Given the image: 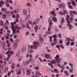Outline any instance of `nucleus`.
Here are the masks:
<instances>
[{
    "label": "nucleus",
    "mask_w": 77,
    "mask_h": 77,
    "mask_svg": "<svg viewBox=\"0 0 77 77\" xmlns=\"http://www.w3.org/2000/svg\"><path fill=\"white\" fill-rule=\"evenodd\" d=\"M17 67L15 69V71L17 72V75H21V69L18 68V67L20 66V64L19 63H17Z\"/></svg>",
    "instance_id": "nucleus-1"
},
{
    "label": "nucleus",
    "mask_w": 77,
    "mask_h": 77,
    "mask_svg": "<svg viewBox=\"0 0 77 77\" xmlns=\"http://www.w3.org/2000/svg\"><path fill=\"white\" fill-rule=\"evenodd\" d=\"M33 44L34 45H33V48L34 50H36L38 49V46H39V43L36 41L33 42Z\"/></svg>",
    "instance_id": "nucleus-2"
},
{
    "label": "nucleus",
    "mask_w": 77,
    "mask_h": 77,
    "mask_svg": "<svg viewBox=\"0 0 77 77\" xmlns=\"http://www.w3.org/2000/svg\"><path fill=\"white\" fill-rule=\"evenodd\" d=\"M77 12L75 11L70 10L69 11V15L70 17L72 18H74V14H77Z\"/></svg>",
    "instance_id": "nucleus-3"
},
{
    "label": "nucleus",
    "mask_w": 77,
    "mask_h": 77,
    "mask_svg": "<svg viewBox=\"0 0 77 77\" xmlns=\"http://www.w3.org/2000/svg\"><path fill=\"white\" fill-rule=\"evenodd\" d=\"M11 51V48H8V51H6L5 52V54L7 55L9 54H10Z\"/></svg>",
    "instance_id": "nucleus-4"
},
{
    "label": "nucleus",
    "mask_w": 77,
    "mask_h": 77,
    "mask_svg": "<svg viewBox=\"0 0 77 77\" xmlns=\"http://www.w3.org/2000/svg\"><path fill=\"white\" fill-rule=\"evenodd\" d=\"M59 55L57 54L56 56V57H55V59L57 60V63L58 62V61L59 60Z\"/></svg>",
    "instance_id": "nucleus-5"
},
{
    "label": "nucleus",
    "mask_w": 77,
    "mask_h": 77,
    "mask_svg": "<svg viewBox=\"0 0 77 77\" xmlns=\"http://www.w3.org/2000/svg\"><path fill=\"white\" fill-rule=\"evenodd\" d=\"M65 5L64 4H62L60 5L59 6V8L62 9V8H63L65 7Z\"/></svg>",
    "instance_id": "nucleus-6"
},
{
    "label": "nucleus",
    "mask_w": 77,
    "mask_h": 77,
    "mask_svg": "<svg viewBox=\"0 0 77 77\" xmlns=\"http://www.w3.org/2000/svg\"><path fill=\"white\" fill-rule=\"evenodd\" d=\"M61 20L60 22V23L61 24H64V20H65V19L63 18H61Z\"/></svg>",
    "instance_id": "nucleus-7"
},
{
    "label": "nucleus",
    "mask_w": 77,
    "mask_h": 77,
    "mask_svg": "<svg viewBox=\"0 0 77 77\" xmlns=\"http://www.w3.org/2000/svg\"><path fill=\"white\" fill-rule=\"evenodd\" d=\"M18 47V45H17V42H15L14 43V47L15 49L17 48Z\"/></svg>",
    "instance_id": "nucleus-8"
},
{
    "label": "nucleus",
    "mask_w": 77,
    "mask_h": 77,
    "mask_svg": "<svg viewBox=\"0 0 77 77\" xmlns=\"http://www.w3.org/2000/svg\"><path fill=\"white\" fill-rule=\"evenodd\" d=\"M11 68L12 69H15V64L14 63L12 64V65H11Z\"/></svg>",
    "instance_id": "nucleus-9"
},
{
    "label": "nucleus",
    "mask_w": 77,
    "mask_h": 77,
    "mask_svg": "<svg viewBox=\"0 0 77 77\" xmlns=\"http://www.w3.org/2000/svg\"><path fill=\"white\" fill-rule=\"evenodd\" d=\"M2 6H4V2L3 1H2L0 3V8H2Z\"/></svg>",
    "instance_id": "nucleus-10"
},
{
    "label": "nucleus",
    "mask_w": 77,
    "mask_h": 77,
    "mask_svg": "<svg viewBox=\"0 0 77 77\" xmlns=\"http://www.w3.org/2000/svg\"><path fill=\"white\" fill-rule=\"evenodd\" d=\"M20 54L21 53L20 51H19L18 52H17L16 56V57L17 58V59H18V58H19V56H20Z\"/></svg>",
    "instance_id": "nucleus-11"
},
{
    "label": "nucleus",
    "mask_w": 77,
    "mask_h": 77,
    "mask_svg": "<svg viewBox=\"0 0 77 77\" xmlns=\"http://www.w3.org/2000/svg\"><path fill=\"white\" fill-rule=\"evenodd\" d=\"M67 25L69 27V30H71L72 28V25H71V23H67Z\"/></svg>",
    "instance_id": "nucleus-12"
},
{
    "label": "nucleus",
    "mask_w": 77,
    "mask_h": 77,
    "mask_svg": "<svg viewBox=\"0 0 77 77\" xmlns=\"http://www.w3.org/2000/svg\"><path fill=\"white\" fill-rule=\"evenodd\" d=\"M7 16L6 14H3L2 16V20H5Z\"/></svg>",
    "instance_id": "nucleus-13"
},
{
    "label": "nucleus",
    "mask_w": 77,
    "mask_h": 77,
    "mask_svg": "<svg viewBox=\"0 0 77 77\" xmlns=\"http://www.w3.org/2000/svg\"><path fill=\"white\" fill-rule=\"evenodd\" d=\"M12 33L14 35L16 34V31H17V29H15V28L12 29Z\"/></svg>",
    "instance_id": "nucleus-14"
},
{
    "label": "nucleus",
    "mask_w": 77,
    "mask_h": 77,
    "mask_svg": "<svg viewBox=\"0 0 77 77\" xmlns=\"http://www.w3.org/2000/svg\"><path fill=\"white\" fill-rule=\"evenodd\" d=\"M50 13L52 15H54V16H55V11H51Z\"/></svg>",
    "instance_id": "nucleus-15"
},
{
    "label": "nucleus",
    "mask_w": 77,
    "mask_h": 77,
    "mask_svg": "<svg viewBox=\"0 0 77 77\" xmlns=\"http://www.w3.org/2000/svg\"><path fill=\"white\" fill-rule=\"evenodd\" d=\"M26 73L27 75H30V70L28 69L27 70L26 72Z\"/></svg>",
    "instance_id": "nucleus-16"
},
{
    "label": "nucleus",
    "mask_w": 77,
    "mask_h": 77,
    "mask_svg": "<svg viewBox=\"0 0 77 77\" xmlns=\"http://www.w3.org/2000/svg\"><path fill=\"white\" fill-rule=\"evenodd\" d=\"M45 57L46 59H49L50 58V54H45Z\"/></svg>",
    "instance_id": "nucleus-17"
},
{
    "label": "nucleus",
    "mask_w": 77,
    "mask_h": 77,
    "mask_svg": "<svg viewBox=\"0 0 77 77\" xmlns=\"http://www.w3.org/2000/svg\"><path fill=\"white\" fill-rule=\"evenodd\" d=\"M56 48H57L58 49L59 51H60V45H56Z\"/></svg>",
    "instance_id": "nucleus-18"
},
{
    "label": "nucleus",
    "mask_w": 77,
    "mask_h": 77,
    "mask_svg": "<svg viewBox=\"0 0 77 77\" xmlns=\"http://www.w3.org/2000/svg\"><path fill=\"white\" fill-rule=\"evenodd\" d=\"M51 63H52V64H54V63H56V61H55L54 60H53L51 61Z\"/></svg>",
    "instance_id": "nucleus-19"
},
{
    "label": "nucleus",
    "mask_w": 77,
    "mask_h": 77,
    "mask_svg": "<svg viewBox=\"0 0 77 77\" xmlns=\"http://www.w3.org/2000/svg\"><path fill=\"white\" fill-rule=\"evenodd\" d=\"M52 20H53V21H55V22H56V21H57V19L54 17H52Z\"/></svg>",
    "instance_id": "nucleus-20"
},
{
    "label": "nucleus",
    "mask_w": 77,
    "mask_h": 77,
    "mask_svg": "<svg viewBox=\"0 0 77 77\" xmlns=\"http://www.w3.org/2000/svg\"><path fill=\"white\" fill-rule=\"evenodd\" d=\"M0 24L1 26H3V21L0 20Z\"/></svg>",
    "instance_id": "nucleus-21"
},
{
    "label": "nucleus",
    "mask_w": 77,
    "mask_h": 77,
    "mask_svg": "<svg viewBox=\"0 0 77 77\" xmlns=\"http://www.w3.org/2000/svg\"><path fill=\"white\" fill-rule=\"evenodd\" d=\"M3 28H1L0 29V34L1 35L3 34Z\"/></svg>",
    "instance_id": "nucleus-22"
},
{
    "label": "nucleus",
    "mask_w": 77,
    "mask_h": 77,
    "mask_svg": "<svg viewBox=\"0 0 77 77\" xmlns=\"http://www.w3.org/2000/svg\"><path fill=\"white\" fill-rule=\"evenodd\" d=\"M20 21L21 24L23 26V25H24V21L22 19H20Z\"/></svg>",
    "instance_id": "nucleus-23"
},
{
    "label": "nucleus",
    "mask_w": 77,
    "mask_h": 77,
    "mask_svg": "<svg viewBox=\"0 0 77 77\" xmlns=\"http://www.w3.org/2000/svg\"><path fill=\"white\" fill-rule=\"evenodd\" d=\"M28 52L29 53H33V50H32V49H28Z\"/></svg>",
    "instance_id": "nucleus-24"
},
{
    "label": "nucleus",
    "mask_w": 77,
    "mask_h": 77,
    "mask_svg": "<svg viewBox=\"0 0 77 77\" xmlns=\"http://www.w3.org/2000/svg\"><path fill=\"white\" fill-rule=\"evenodd\" d=\"M66 41H70L71 42H72V40L71 38H66Z\"/></svg>",
    "instance_id": "nucleus-25"
},
{
    "label": "nucleus",
    "mask_w": 77,
    "mask_h": 77,
    "mask_svg": "<svg viewBox=\"0 0 77 77\" xmlns=\"http://www.w3.org/2000/svg\"><path fill=\"white\" fill-rule=\"evenodd\" d=\"M23 14L24 15H27V11L25 10H23Z\"/></svg>",
    "instance_id": "nucleus-26"
},
{
    "label": "nucleus",
    "mask_w": 77,
    "mask_h": 77,
    "mask_svg": "<svg viewBox=\"0 0 77 77\" xmlns=\"http://www.w3.org/2000/svg\"><path fill=\"white\" fill-rule=\"evenodd\" d=\"M27 6H30V7H32V5L30 3H27V4L26 5Z\"/></svg>",
    "instance_id": "nucleus-27"
},
{
    "label": "nucleus",
    "mask_w": 77,
    "mask_h": 77,
    "mask_svg": "<svg viewBox=\"0 0 77 77\" xmlns=\"http://www.w3.org/2000/svg\"><path fill=\"white\" fill-rule=\"evenodd\" d=\"M6 5L7 7L9 8L10 7V5H9V4L7 2H6Z\"/></svg>",
    "instance_id": "nucleus-28"
},
{
    "label": "nucleus",
    "mask_w": 77,
    "mask_h": 77,
    "mask_svg": "<svg viewBox=\"0 0 77 77\" xmlns=\"http://www.w3.org/2000/svg\"><path fill=\"white\" fill-rule=\"evenodd\" d=\"M38 26L37 25H35V27H34V29L35 30H38Z\"/></svg>",
    "instance_id": "nucleus-29"
},
{
    "label": "nucleus",
    "mask_w": 77,
    "mask_h": 77,
    "mask_svg": "<svg viewBox=\"0 0 77 77\" xmlns=\"http://www.w3.org/2000/svg\"><path fill=\"white\" fill-rule=\"evenodd\" d=\"M7 14H8V17H10L11 16V13L10 11H8V12H6Z\"/></svg>",
    "instance_id": "nucleus-30"
},
{
    "label": "nucleus",
    "mask_w": 77,
    "mask_h": 77,
    "mask_svg": "<svg viewBox=\"0 0 77 77\" xmlns=\"http://www.w3.org/2000/svg\"><path fill=\"white\" fill-rule=\"evenodd\" d=\"M54 71H55V72H56V73H59V72L58 71V70H57V69H54Z\"/></svg>",
    "instance_id": "nucleus-31"
},
{
    "label": "nucleus",
    "mask_w": 77,
    "mask_h": 77,
    "mask_svg": "<svg viewBox=\"0 0 77 77\" xmlns=\"http://www.w3.org/2000/svg\"><path fill=\"white\" fill-rule=\"evenodd\" d=\"M72 4L73 5V6L75 7V6H76V4H75V2L74 1H73L72 2Z\"/></svg>",
    "instance_id": "nucleus-32"
},
{
    "label": "nucleus",
    "mask_w": 77,
    "mask_h": 77,
    "mask_svg": "<svg viewBox=\"0 0 77 77\" xmlns=\"http://www.w3.org/2000/svg\"><path fill=\"white\" fill-rule=\"evenodd\" d=\"M7 26V23H5L4 24L3 26V28H5V27H6V26Z\"/></svg>",
    "instance_id": "nucleus-33"
},
{
    "label": "nucleus",
    "mask_w": 77,
    "mask_h": 77,
    "mask_svg": "<svg viewBox=\"0 0 77 77\" xmlns=\"http://www.w3.org/2000/svg\"><path fill=\"white\" fill-rule=\"evenodd\" d=\"M69 65L70 66H71V67L72 68V69H74V68H73V65H72V64L71 63H69Z\"/></svg>",
    "instance_id": "nucleus-34"
},
{
    "label": "nucleus",
    "mask_w": 77,
    "mask_h": 77,
    "mask_svg": "<svg viewBox=\"0 0 77 77\" xmlns=\"http://www.w3.org/2000/svg\"><path fill=\"white\" fill-rule=\"evenodd\" d=\"M11 25H12V29H14V23H12V22H11Z\"/></svg>",
    "instance_id": "nucleus-35"
},
{
    "label": "nucleus",
    "mask_w": 77,
    "mask_h": 77,
    "mask_svg": "<svg viewBox=\"0 0 77 77\" xmlns=\"http://www.w3.org/2000/svg\"><path fill=\"white\" fill-rule=\"evenodd\" d=\"M59 63H57V64H55V65L56 66H59V67H60V68H61V66L60 65V64H59Z\"/></svg>",
    "instance_id": "nucleus-36"
},
{
    "label": "nucleus",
    "mask_w": 77,
    "mask_h": 77,
    "mask_svg": "<svg viewBox=\"0 0 77 77\" xmlns=\"http://www.w3.org/2000/svg\"><path fill=\"white\" fill-rule=\"evenodd\" d=\"M30 15H27L26 17V20L29 19V18H30Z\"/></svg>",
    "instance_id": "nucleus-37"
},
{
    "label": "nucleus",
    "mask_w": 77,
    "mask_h": 77,
    "mask_svg": "<svg viewBox=\"0 0 77 77\" xmlns=\"http://www.w3.org/2000/svg\"><path fill=\"white\" fill-rule=\"evenodd\" d=\"M36 23H37L38 24V23H39V18L37 19L36 20Z\"/></svg>",
    "instance_id": "nucleus-38"
},
{
    "label": "nucleus",
    "mask_w": 77,
    "mask_h": 77,
    "mask_svg": "<svg viewBox=\"0 0 77 77\" xmlns=\"http://www.w3.org/2000/svg\"><path fill=\"white\" fill-rule=\"evenodd\" d=\"M8 71V67H6L5 68V72H7Z\"/></svg>",
    "instance_id": "nucleus-39"
},
{
    "label": "nucleus",
    "mask_w": 77,
    "mask_h": 77,
    "mask_svg": "<svg viewBox=\"0 0 77 77\" xmlns=\"http://www.w3.org/2000/svg\"><path fill=\"white\" fill-rule=\"evenodd\" d=\"M38 60L41 62H43V60H42V58H41V57H39L38 58Z\"/></svg>",
    "instance_id": "nucleus-40"
},
{
    "label": "nucleus",
    "mask_w": 77,
    "mask_h": 77,
    "mask_svg": "<svg viewBox=\"0 0 77 77\" xmlns=\"http://www.w3.org/2000/svg\"><path fill=\"white\" fill-rule=\"evenodd\" d=\"M29 60V61L30 62H34V60H33V59L32 58H30Z\"/></svg>",
    "instance_id": "nucleus-41"
},
{
    "label": "nucleus",
    "mask_w": 77,
    "mask_h": 77,
    "mask_svg": "<svg viewBox=\"0 0 77 77\" xmlns=\"http://www.w3.org/2000/svg\"><path fill=\"white\" fill-rule=\"evenodd\" d=\"M69 72L71 73H72L74 72V70H73V69H70L69 70Z\"/></svg>",
    "instance_id": "nucleus-42"
},
{
    "label": "nucleus",
    "mask_w": 77,
    "mask_h": 77,
    "mask_svg": "<svg viewBox=\"0 0 77 77\" xmlns=\"http://www.w3.org/2000/svg\"><path fill=\"white\" fill-rule=\"evenodd\" d=\"M74 44H75V42H72L71 43V46H72V45H74Z\"/></svg>",
    "instance_id": "nucleus-43"
},
{
    "label": "nucleus",
    "mask_w": 77,
    "mask_h": 77,
    "mask_svg": "<svg viewBox=\"0 0 77 77\" xmlns=\"http://www.w3.org/2000/svg\"><path fill=\"white\" fill-rule=\"evenodd\" d=\"M68 7L69 9H72V6H71V5L68 6Z\"/></svg>",
    "instance_id": "nucleus-44"
},
{
    "label": "nucleus",
    "mask_w": 77,
    "mask_h": 77,
    "mask_svg": "<svg viewBox=\"0 0 77 77\" xmlns=\"http://www.w3.org/2000/svg\"><path fill=\"white\" fill-rule=\"evenodd\" d=\"M61 60H62V58H60L59 59V60H58V62H57V63H60V61H61Z\"/></svg>",
    "instance_id": "nucleus-45"
},
{
    "label": "nucleus",
    "mask_w": 77,
    "mask_h": 77,
    "mask_svg": "<svg viewBox=\"0 0 77 77\" xmlns=\"http://www.w3.org/2000/svg\"><path fill=\"white\" fill-rule=\"evenodd\" d=\"M26 50V48H22V51H24Z\"/></svg>",
    "instance_id": "nucleus-46"
},
{
    "label": "nucleus",
    "mask_w": 77,
    "mask_h": 77,
    "mask_svg": "<svg viewBox=\"0 0 77 77\" xmlns=\"http://www.w3.org/2000/svg\"><path fill=\"white\" fill-rule=\"evenodd\" d=\"M59 14L60 15H63V12H62V11H60V12H59Z\"/></svg>",
    "instance_id": "nucleus-47"
},
{
    "label": "nucleus",
    "mask_w": 77,
    "mask_h": 77,
    "mask_svg": "<svg viewBox=\"0 0 77 77\" xmlns=\"http://www.w3.org/2000/svg\"><path fill=\"white\" fill-rule=\"evenodd\" d=\"M52 37L54 38H57V35H53Z\"/></svg>",
    "instance_id": "nucleus-48"
},
{
    "label": "nucleus",
    "mask_w": 77,
    "mask_h": 77,
    "mask_svg": "<svg viewBox=\"0 0 77 77\" xmlns=\"http://www.w3.org/2000/svg\"><path fill=\"white\" fill-rule=\"evenodd\" d=\"M28 22L30 24H32V21L31 20H28Z\"/></svg>",
    "instance_id": "nucleus-49"
},
{
    "label": "nucleus",
    "mask_w": 77,
    "mask_h": 77,
    "mask_svg": "<svg viewBox=\"0 0 77 77\" xmlns=\"http://www.w3.org/2000/svg\"><path fill=\"white\" fill-rule=\"evenodd\" d=\"M10 41H11V42H14V41L13 40V39L12 38H10Z\"/></svg>",
    "instance_id": "nucleus-50"
},
{
    "label": "nucleus",
    "mask_w": 77,
    "mask_h": 77,
    "mask_svg": "<svg viewBox=\"0 0 77 77\" xmlns=\"http://www.w3.org/2000/svg\"><path fill=\"white\" fill-rule=\"evenodd\" d=\"M18 25H16L14 27V29H16L17 30H18Z\"/></svg>",
    "instance_id": "nucleus-51"
},
{
    "label": "nucleus",
    "mask_w": 77,
    "mask_h": 77,
    "mask_svg": "<svg viewBox=\"0 0 77 77\" xmlns=\"http://www.w3.org/2000/svg\"><path fill=\"white\" fill-rule=\"evenodd\" d=\"M23 59V58L22 57H20L19 58L18 60V61H20Z\"/></svg>",
    "instance_id": "nucleus-52"
},
{
    "label": "nucleus",
    "mask_w": 77,
    "mask_h": 77,
    "mask_svg": "<svg viewBox=\"0 0 77 77\" xmlns=\"http://www.w3.org/2000/svg\"><path fill=\"white\" fill-rule=\"evenodd\" d=\"M69 44H70V42H68L66 44V45L67 46H69Z\"/></svg>",
    "instance_id": "nucleus-53"
},
{
    "label": "nucleus",
    "mask_w": 77,
    "mask_h": 77,
    "mask_svg": "<svg viewBox=\"0 0 77 77\" xmlns=\"http://www.w3.org/2000/svg\"><path fill=\"white\" fill-rule=\"evenodd\" d=\"M5 45H6V43L5 42H3L2 43V46L4 47L5 46Z\"/></svg>",
    "instance_id": "nucleus-54"
},
{
    "label": "nucleus",
    "mask_w": 77,
    "mask_h": 77,
    "mask_svg": "<svg viewBox=\"0 0 77 77\" xmlns=\"http://www.w3.org/2000/svg\"><path fill=\"white\" fill-rule=\"evenodd\" d=\"M29 33H30L29 31H28V32H26L25 33V35H29Z\"/></svg>",
    "instance_id": "nucleus-55"
},
{
    "label": "nucleus",
    "mask_w": 77,
    "mask_h": 77,
    "mask_svg": "<svg viewBox=\"0 0 77 77\" xmlns=\"http://www.w3.org/2000/svg\"><path fill=\"white\" fill-rule=\"evenodd\" d=\"M11 74V72H8V76H10V75Z\"/></svg>",
    "instance_id": "nucleus-56"
},
{
    "label": "nucleus",
    "mask_w": 77,
    "mask_h": 77,
    "mask_svg": "<svg viewBox=\"0 0 77 77\" xmlns=\"http://www.w3.org/2000/svg\"><path fill=\"white\" fill-rule=\"evenodd\" d=\"M5 39H8L9 38V37L8 36H6L5 37Z\"/></svg>",
    "instance_id": "nucleus-57"
},
{
    "label": "nucleus",
    "mask_w": 77,
    "mask_h": 77,
    "mask_svg": "<svg viewBox=\"0 0 77 77\" xmlns=\"http://www.w3.org/2000/svg\"><path fill=\"white\" fill-rule=\"evenodd\" d=\"M48 22L49 23H53V22H52V20H48Z\"/></svg>",
    "instance_id": "nucleus-58"
},
{
    "label": "nucleus",
    "mask_w": 77,
    "mask_h": 77,
    "mask_svg": "<svg viewBox=\"0 0 77 77\" xmlns=\"http://www.w3.org/2000/svg\"><path fill=\"white\" fill-rule=\"evenodd\" d=\"M30 63L29 62V61H27L26 62V65H27V64H29Z\"/></svg>",
    "instance_id": "nucleus-59"
},
{
    "label": "nucleus",
    "mask_w": 77,
    "mask_h": 77,
    "mask_svg": "<svg viewBox=\"0 0 77 77\" xmlns=\"http://www.w3.org/2000/svg\"><path fill=\"white\" fill-rule=\"evenodd\" d=\"M60 44H62L63 41L62 40H59Z\"/></svg>",
    "instance_id": "nucleus-60"
},
{
    "label": "nucleus",
    "mask_w": 77,
    "mask_h": 77,
    "mask_svg": "<svg viewBox=\"0 0 77 77\" xmlns=\"http://www.w3.org/2000/svg\"><path fill=\"white\" fill-rule=\"evenodd\" d=\"M61 34H59L58 35V36L59 38H60L62 37L61 36Z\"/></svg>",
    "instance_id": "nucleus-61"
},
{
    "label": "nucleus",
    "mask_w": 77,
    "mask_h": 77,
    "mask_svg": "<svg viewBox=\"0 0 77 77\" xmlns=\"http://www.w3.org/2000/svg\"><path fill=\"white\" fill-rule=\"evenodd\" d=\"M12 17L13 18H15V14H13Z\"/></svg>",
    "instance_id": "nucleus-62"
},
{
    "label": "nucleus",
    "mask_w": 77,
    "mask_h": 77,
    "mask_svg": "<svg viewBox=\"0 0 77 77\" xmlns=\"http://www.w3.org/2000/svg\"><path fill=\"white\" fill-rule=\"evenodd\" d=\"M30 49H33V46L32 45H30Z\"/></svg>",
    "instance_id": "nucleus-63"
},
{
    "label": "nucleus",
    "mask_w": 77,
    "mask_h": 77,
    "mask_svg": "<svg viewBox=\"0 0 77 77\" xmlns=\"http://www.w3.org/2000/svg\"><path fill=\"white\" fill-rule=\"evenodd\" d=\"M27 27L28 29H30V26L29 25L27 26Z\"/></svg>",
    "instance_id": "nucleus-64"
}]
</instances>
